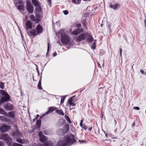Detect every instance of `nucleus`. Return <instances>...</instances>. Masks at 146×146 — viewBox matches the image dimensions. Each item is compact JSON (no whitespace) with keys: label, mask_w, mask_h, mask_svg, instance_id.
<instances>
[{"label":"nucleus","mask_w":146,"mask_h":146,"mask_svg":"<svg viewBox=\"0 0 146 146\" xmlns=\"http://www.w3.org/2000/svg\"><path fill=\"white\" fill-rule=\"evenodd\" d=\"M82 128L85 130L87 129H88L87 126L85 125H84L82 127Z\"/></svg>","instance_id":"a19ab883"},{"label":"nucleus","mask_w":146,"mask_h":146,"mask_svg":"<svg viewBox=\"0 0 146 146\" xmlns=\"http://www.w3.org/2000/svg\"><path fill=\"white\" fill-rule=\"evenodd\" d=\"M57 108H54L53 107H50L48 110V111L46 112L44 114L42 115L43 116H44L46 115H47L48 114H49V113L52 112H53L55 110H57Z\"/></svg>","instance_id":"4468645a"},{"label":"nucleus","mask_w":146,"mask_h":146,"mask_svg":"<svg viewBox=\"0 0 146 146\" xmlns=\"http://www.w3.org/2000/svg\"><path fill=\"white\" fill-rule=\"evenodd\" d=\"M75 97V96H72V97H71V98H72V99L73 98H74V97Z\"/></svg>","instance_id":"0e129e2a"},{"label":"nucleus","mask_w":146,"mask_h":146,"mask_svg":"<svg viewBox=\"0 0 146 146\" xmlns=\"http://www.w3.org/2000/svg\"><path fill=\"white\" fill-rule=\"evenodd\" d=\"M58 33L59 35L61 36L62 42L65 44H68L69 42L70 38L62 30H60Z\"/></svg>","instance_id":"7ed1b4c3"},{"label":"nucleus","mask_w":146,"mask_h":146,"mask_svg":"<svg viewBox=\"0 0 146 146\" xmlns=\"http://www.w3.org/2000/svg\"><path fill=\"white\" fill-rule=\"evenodd\" d=\"M96 42H94L93 43L92 45L91 46V48L93 49H94L96 48Z\"/></svg>","instance_id":"2f4dec72"},{"label":"nucleus","mask_w":146,"mask_h":146,"mask_svg":"<svg viewBox=\"0 0 146 146\" xmlns=\"http://www.w3.org/2000/svg\"><path fill=\"white\" fill-rule=\"evenodd\" d=\"M25 28L28 34V33L29 32V29H31L32 28V23L30 21H26Z\"/></svg>","instance_id":"6e6552de"},{"label":"nucleus","mask_w":146,"mask_h":146,"mask_svg":"<svg viewBox=\"0 0 146 146\" xmlns=\"http://www.w3.org/2000/svg\"><path fill=\"white\" fill-rule=\"evenodd\" d=\"M47 44H48V48H47V54L48 53V52L49 50V43L48 42V43Z\"/></svg>","instance_id":"79ce46f5"},{"label":"nucleus","mask_w":146,"mask_h":146,"mask_svg":"<svg viewBox=\"0 0 146 146\" xmlns=\"http://www.w3.org/2000/svg\"><path fill=\"white\" fill-rule=\"evenodd\" d=\"M2 139L6 141V143L9 145H11L12 143V139L9 137L8 134L7 133H5L2 136Z\"/></svg>","instance_id":"39448f33"},{"label":"nucleus","mask_w":146,"mask_h":146,"mask_svg":"<svg viewBox=\"0 0 146 146\" xmlns=\"http://www.w3.org/2000/svg\"><path fill=\"white\" fill-rule=\"evenodd\" d=\"M80 126L81 127H82V126H83V125H82V123H80Z\"/></svg>","instance_id":"bf43d9fd"},{"label":"nucleus","mask_w":146,"mask_h":146,"mask_svg":"<svg viewBox=\"0 0 146 146\" xmlns=\"http://www.w3.org/2000/svg\"><path fill=\"white\" fill-rule=\"evenodd\" d=\"M43 32V28L40 25H38L35 30H32L28 33V35L29 36H35L37 35L40 34Z\"/></svg>","instance_id":"f03ea898"},{"label":"nucleus","mask_w":146,"mask_h":146,"mask_svg":"<svg viewBox=\"0 0 146 146\" xmlns=\"http://www.w3.org/2000/svg\"><path fill=\"white\" fill-rule=\"evenodd\" d=\"M97 64H98V66H99V67H100V63L98 62H97Z\"/></svg>","instance_id":"5fc2aeb1"},{"label":"nucleus","mask_w":146,"mask_h":146,"mask_svg":"<svg viewBox=\"0 0 146 146\" xmlns=\"http://www.w3.org/2000/svg\"><path fill=\"white\" fill-rule=\"evenodd\" d=\"M37 146H43L42 144H39L37 145Z\"/></svg>","instance_id":"6e6d98bb"},{"label":"nucleus","mask_w":146,"mask_h":146,"mask_svg":"<svg viewBox=\"0 0 146 146\" xmlns=\"http://www.w3.org/2000/svg\"><path fill=\"white\" fill-rule=\"evenodd\" d=\"M72 101H73L72 99V98H70L68 100V102H69V104H70L72 102Z\"/></svg>","instance_id":"c9c22d12"},{"label":"nucleus","mask_w":146,"mask_h":146,"mask_svg":"<svg viewBox=\"0 0 146 146\" xmlns=\"http://www.w3.org/2000/svg\"><path fill=\"white\" fill-rule=\"evenodd\" d=\"M107 135H108V134H106V137H107Z\"/></svg>","instance_id":"338daca9"},{"label":"nucleus","mask_w":146,"mask_h":146,"mask_svg":"<svg viewBox=\"0 0 146 146\" xmlns=\"http://www.w3.org/2000/svg\"><path fill=\"white\" fill-rule=\"evenodd\" d=\"M92 129V127H91L89 129H88V130L89 131H90L91 129Z\"/></svg>","instance_id":"13d9d810"},{"label":"nucleus","mask_w":146,"mask_h":146,"mask_svg":"<svg viewBox=\"0 0 146 146\" xmlns=\"http://www.w3.org/2000/svg\"><path fill=\"white\" fill-rule=\"evenodd\" d=\"M63 12L64 13V14L65 15H67L68 13V11H67V10L64 11H63Z\"/></svg>","instance_id":"4c0bfd02"},{"label":"nucleus","mask_w":146,"mask_h":146,"mask_svg":"<svg viewBox=\"0 0 146 146\" xmlns=\"http://www.w3.org/2000/svg\"><path fill=\"white\" fill-rule=\"evenodd\" d=\"M9 117L11 118H14L15 117L14 113L13 111H11L9 113Z\"/></svg>","instance_id":"4be33fe9"},{"label":"nucleus","mask_w":146,"mask_h":146,"mask_svg":"<svg viewBox=\"0 0 146 146\" xmlns=\"http://www.w3.org/2000/svg\"><path fill=\"white\" fill-rule=\"evenodd\" d=\"M4 83L2 82H0V88L3 89L4 86Z\"/></svg>","instance_id":"473e14b6"},{"label":"nucleus","mask_w":146,"mask_h":146,"mask_svg":"<svg viewBox=\"0 0 146 146\" xmlns=\"http://www.w3.org/2000/svg\"><path fill=\"white\" fill-rule=\"evenodd\" d=\"M86 40L88 42H91L94 40H93V38L92 36L88 33H86Z\"/></svg>","instance_id":"9d476101"},{"label":"nucleus","mask_w":146,"mask_h":146,"mask_svg":"<svg viewBox=\"0 0 146 146\" xmlns=\"http://www.w3.org/2000/svg\"><path fill=\"white\" fill-rule=\"evenodd\" d=\"M133 109L135 110H139L140 109V108L138 107L135 106L133 107Z\"/></svg>","instance_id":"ea45409f"},{"label":"nucleus","mask_w":146,"mask_h":146,"mask_svg":"<svg viewBox=\"0 0 146 146\" xmlns=\"http://www.w3.org/2000/svg\"><path fill=\"white\" fill-rule=\"evenodd\" d=\"M83 31V29H76L72 32V34L74 35H77L80 33L82 32Z\"/></svg>","instance_id":"ddd939ff"},{"label":"nucleus","mask_w":146,"mask_h":146,"mask_svg":"<svg viewBox=\"0 0 146 146\" xmlns=\"http://www.w3.org/2000/svg\"><path fill=\"white\" fill-rule=\"evenodd\" d=\"M0 119L2 121H7V118L3 116H0Z\"/></svg>","instance_id":"c85d7f7f"},{"label":"nucleus","mask_w":146,"mask_h":146,"mask_svg":"<svg viewBox=\"0 0 146 146\" xmlns=\"http://www.w3.org/2000/svg\"><path fill=\"white\" fill-rule=\"evenodd\" d=\"M6 114L7 112L3 109L0 108V114L4 115Z\"/></svg>","instance_id":"5701e85b"},{"label":"nucleus","mask_w":146,"mask_h":146,"mask_svg":"<svg viewBox=\"0 0 146 146\" xmlns=\"http://www.w3.org/2000/svg\"><path fill=\"white\" fill-rule=\"evenodd\" d=\"M114 121H115V123H116V120L115 119L114 120Z\"/></svg>","instance_id":"774afa93"},{"label":"nucleus","mask_w":146,"mask_h":146,"mask_svg":"<svg viewBox=\"0 0 146 146\" xmlns=\"http://www.w3.org/2000/svg\"><path fill=\"white\" fill-rule=\"evenodd\" d=\"M120 56L121 57L122 56V53L120 52Z\"/></svg>","instance_id":"e2e57ef3"},{"label":"nucleus","mask_w":146,"mask_h":146,"mask_svg":"<svg viewBox=\"0 0 146 146\" xmlns=\"http://www.w3.org/2000/svg\"><path fill=\"white\" fill-rule=\"evenodd\" d=\"M77 27L78 29H80L79 28L81 27V25L79 23L77 25Z\"/></svg>","instance_id":"58836bf2"},{"label":"nucleus","mask_w":146,"mask_h":146,"mask_svg":"<svg viewBox=\"0 0 146 146\" xmlns=\"http://www.w3.org/2000/svg\"><path fill=\"white\" fill-rule=\"evenodd\" d=\"M16 141L18 143L22 144L24 143V140L21 139L17 138L16 139Z\"/></svg>","instance_id":"393cba45"},{"label":"nucleus","mask_w":146,"mask_h":146,"mask_svg":"<svg viewBox=\"0 0 146 146\" xmlns=\"http://www.w3.org/2000/svg\"><path fill=\"white\" fill-rule=\"evenodd\" d=\"M38 136L39 138H40V137L44 136V135H43L42 132L41 131H40L38 133Z\"/></svg>","instance_id":"7c9ffc66"},{"label":"nucleus","mask_w":146,"mask_h":146,"mask_svg":"<svg viewBox=\"0 0 146 146\" xmlns=\"http://www.w3.org/2000/svg\"><path fill=\"white\" fill-rule=\"evenodd\" d=\"M37 7H36V11L38 12H40L41 11V7H39L38 6Z\"/></svg>","instance_id":"72a5a7b5"},{"label":"nucleus","mask_w":146,"mask_h":146,"mask_svg":"<svg viewBox=\"0 0 146 146\" xmlns=\"http://www.w3.org/2000/svg\"><path fill=\"white\" fill-rule=\"evenodd\" d=\"M41 123V120H38L37 121L36 125L38 127H39L40 126Z\"/></svg>","instance_id":"bb28decb"},{"label":"nucleus","mask_w":146,"mask_h":146,"mask_svg":"<svg viewBox=\"0 0 146 146\" xmlns=\"http://www.w3.org/2000/svg\"><path fill=\"white\" fill-rule=\"evenodd\" d=\"M135 125V124L134 123H133L132 125V126L133 127V126H134Z\"/></svg>","instance_id":"052dcab7"},{"label":"nucleus","mask_w":146,"mask_h":146,"mask_svg":"<svg viewBox=\"0 0 146 146\" xmlns=\"http://www.w3.org/2000/svg\"><path fill=\"white\" fill-rule=\"evenodd\" d=\"M81 22L83 25H86V23L85 20H82Z\"/></svg>","instance_id":"e433bc0d"},{"label":"nucleus","mask_w":146,"mask_h":146,"mask_svg":"<svg viewBox=\"0 0 146 146\" xmlns=\"http://www.w3.org/2000/svg\"><path fill=\"white\" fill-rule=\"evenodd\" d=\"M65 99V98L64 97H62L61 99V103L62 104L63 103L64 100Z\"/></svg>","instance_id":"f704fd0d"},{"label":"nucleus","mask_w":146,"mask_h":146,"mask_svg":"<svg viewBox=\"0 0 146 146\" xmlns=\"http://www.w3.org/2000/svg\"><path fill=\"white\" fill-rule=\"evenodd\" d=\"M48 4L50 5V6H51V0H47Z\"/></svg>","instance_id":"a18cd8bd"},{"label":"nucleus","mask_w":146,"mask_h":146,"mask_svg":"<svg viewBox=\"0 0 146 146\" xmlns=\"http://www.w3.org/2000/svg\"><path fill=\"white\" fill-rule=\"evenodd\" d=\"M17 8L20 12L23 11L25 9V8L23 5H20L17 7Z\"/></svg>","instance_id":"f3484780"},{"label":"nucleus","mask_w":146,"mask_h":146,"mask_svg":"<svg viewBox=\"0 0 146 146\" xmlns=\"http://www.w3.org/2000/svg\"><path fill=\"white\" fill-rule=\"evenodd\" d=\"M32 1L33 5L35 6H38L39 5L38 1L36 0H32Z\"/></svg>","instance_id":"412c9836"},{"label":"nucleus","mask_w":146,"mask_h":146,"mask_svg":"<svg viewBox=\"0 0 146 146\" xmlns=\"http://www.w3.org/2000/svg\"><path fill=\"white\" fill-rule=\"evenodd\" d=\"M4 143L2 141H0V146H4Z\"/></svg>","instance_id":"37998d69"},{"label":"nucleus","mask_w":146,"mask_h":146,"mask_svg":"<svg viewBox=\"0 0 146 146\" xmlns=\"http://www.w3.org/2000/svg\"><path fill=\"white\" fill-rule=\"evenodd\" d=\"M86 33H82L76 38V40L78 41H81L86 38Z\"/></svg>","instance_id":"1a4fd4ad"},{"label":"nucleus","mask_w":146,"mask_h":146,"mask_svg":"<svg viewBox=\"0 0 146 146\" xmlns=\"http://www.w3.org/2000/svg\"><path fill=\"white\" fill-rule=\"evenodd\" d=\"M18 2L19 3H21V1H19Z\"/></svg>","instance_id":"680f3d73"},{"label":"nucleus","mask_w":146,"mask_h":146,"mask_svg":"<svg viewBox=\"0 0 146 146\" xmlns=\"http://www.w3.org/2000/svg\"><path fill=\"white\" fill-rule=\"evenodd\" d=\"M140 72L142 74H144V71L142 70H141L140 71ZM146 74V73H145V74Z\"/></svg>","instance_id":"49530a36"},{"label":"nucleus","mask_w":146,"mask_h":146,"mask_svg":"<svg viewBox=\"0 0 146 146\" xmlns=\"http://www.w3.org/2000/svg\"><path fill=\"white\" fill-rule=\"evenodd\" d=\"M52 143L51 141H49L44 143L43 145L44 146H52Z\"/></svg>","instance_id":"6ab92c4d"},{"label":"nucleus","mask_w":146,"mask_h":146,"mask_svg":"<svg viewBox=\"0 0 146 146\" xmlns=\"http://www.w3.org/2000/svg\"><path fill=\"white\" fill-rule=\"evenodd\" d=\"M74 135L71 134L70 135H66L63 140H61L57 144L56 146H65L68 144H72L76 141Z\"/></svg>","instance_id":"f257e3e1"},{"label":"nucleus","mask_w":146,"mask_h":146,"mask_svg":"<svg viewBox=\"0 0 146 146\" xmlns=\"http://www.w3.org/2000/svg\"><path fill=\"white\" fill-rule=\"evenodd\" d=\"M100 54H104L105 52L103 50H100Z\"/></svg>","instance_id":"c03bdc74"},{"label":"nucleus","mask_w":146,"mask_h":146,"mask_svg":"<svg viewBox=\"0 0 146 146\" xmlns=\"http://www.w3.org/2000/svg\"><path fill=\"white\" fill-rule=\"evenodd\" d=\"M65 118L69 123H71L70 118L67 115L65 116Z\"/></svg>","instance_id":"cd10ccee"},{"label":"nucleus","mask_w":146,"mask_h":146,"mask_svg":"<svg viewBox=\"0 0 146 146\" xmlns=\"http://www.w3.org/2000/svg\"><path fill=\"white\" fill-rule=\"evenodd\" d=\"M9 129V127L8 126L4 125L0 128V130L1 131L5 132L7 130Z\"/></svg>","instance_id":"2eb2a0df"},{"label":"nucleus","mask_w":146,"mask_h":146,"mask_svg":"<svg viewBox=\"0 0 146 146\" xmlns=\"http://www.w3.org/2000/svg\"><path fill=\"white\" fill-rule=\"evenodd\" d=\"M0 93L1 95L3 96L1 97L0 100V106H1L3 103L9 101L10 97L9 94L4 90H1Z\"/></svg>","instance_id":"20e7f679"},{"label":"nucleus","mask_w":146,"mask_h":146,"mask_svg":"<svg viewBox=\"0 0 146 146\" xmlns=\"http://www.w3.org/2000/svg\"><path fill=\"white\" fill-rule=\"evenodd\" d=\"M110 7L114 10H117L119 9L120 7V5L118 3H116L114 5H112L111 4L110 5Z\"/></svg>","instance_id":"f8f14e48"},{"label":"nucleus","mask_w":146,"mask_h":146,"mask_svg":"<svg viewBox=\"0 0 146 146\" xmlns=\"http://www.w3.org/2000/svg\"><path fill=\"white\" fill-rule=\"evenodd\" d=\"M12 135L14 137H19L21 135V134L19 132L18 130L13 131L12 134Z\"/></svg>","instance_id":"dca6fc26"},{"label":"nucleus","mask_w":146,"mask_h":146,"mask_svg":"<svg viewBox=\"0 0 146 146\" xmlns=\"http://www.w3.org/2000/svg\"><path fill=\"white\" fill-rule=\"evenodd\" d=\"M43 132H44V133L45 135H47V133H46V131L44 130V131Z\"/></svg>","instance_id":"8fccbe9b"},{"label":"nucleus","mask_w":146,"mask_h":146,"mask_svg":"<svg viewBox=\"0 0 146 146\" xmlns=\"http://www.w3.org/2000/svg\"><path fill=\"white\" fill-rule=\"evenodd\" d=\"M83 122V120H81V121H80V123L82 124Z\"/></svg>","instance_id":"4d7b16f0"},{"label":"nucleus","mask_w":146,"mask_h":146,"mask_svg":"<svg viewBox=\"0 0 146 146\" xmlns=\"http://www.w3.org/2000/svg\"><path fill=\"white\" fill-rule=\"evenodd\" d=\"M56 112L57 113H58L60 115H64V113L61 109L60 110H58L57 109L56 110Z\"/></svg>","instance_id":"aec40b11"},{"label":"nucleus","mask_w":146,"mask_h":146,"mask_svg":"<svg viewBox=\"0 0 146 146\" xmlns=\"http://www.w3.org/2000/svg\"><path fill=\"white\" fill-rule=\"evenodd\" d=\"M56 55V52H54L53 54V56H55Z\"/></svg>","instance_id":"3c124183"},{"label":"nucleus","mask_w":146,"mask_h":146,"mask_svg":"<svg viewBox=\"0 0 146 146\" xmlns=\"http://www.w3.org/2000/svg\"><path fill=\"white\" fill-rule=\"evenodd\" d=\"M67 130L68 131L69 130V128H68V127H67Z\"/></svg>","instance_id":"69168bd1"},{"label":"nucleus","mask_w":146,"mask_h":146,"mask_svg":"<svg viewBox=\"0 0 146 146\" xmlns=\"http://www.w3.org/2000/svg\"><path fill=\"white\" fill-rule=\"evenodd\" d=\"M13 146H23L22 144L17 143H14L12 144Z\"/></svg>","instance_id":"c756f323"},{"label":"nucleus","mask_w":146,"mask_h":146,"mask_svg":"<svg viewBox=\"0 0 146 146\" xmlns=\"http://www.w3.org/2000/svg\"><path fill=\"white\" fill-rule=\"evenodd\" d=\"M27 10L29 13H32L33 11V7L31 5L30 1H27Z\"/></svg>","instance_id":"0eeeda50"},{"label":"nucleus","mask_w":146,"mask_h":146,"mask_svg":"<svg viewBox=\"0 0 146 146\" xmlns=\"http://www.w3.org/2000/svg\"><path fill=\"white\" fill-rule=\"evenodd\" d=\"M70 104V105H72L73 106H74L76 105L75 104H74L73 103H72V102Z\"/></svg>","instance_id":"de8ad7c7"},{"label":"nucleus","mask_w":146,"mask_h":146,"mask_svg":"<svg viewBox=\"0 0 146 146\" xmlns=\"http://www.w3.org/2000/svg\"><path fill=\"white\" fill-rule=\"evenodd\" d=\"M41 81L40 80L38 83L37 88L38 89L40 90H41L42 89V87L41 86Z\"/></svg>","instance_id":"b1692460"},{"label":"nucleus","mask_w":146,"mask_h":146,"mask_svg":"<svg viewBox=\"0 0 146 146\" xmlns=\"http://www.w3.org/2000/svg\"><path fill=\"white\" fill-rule=\"evenodd\" d=\"M72 1L73 3L78 4H80L81 0H72Z\"/></svg>","instance_id":"a878e982"},{"label":"nucleus","mask_w":146,"mask_h":146,"mask_svg":"<svg viewBox=\"0 0 146 146\" xmlns=\"http://www.w3.org/2000/svg\"><path fill=\"white\" fill-rule=\"evenodd\" d=\"M40 16L38 15H36L35 17L33 15H31L30 16V19L31 21L35 23H38L40 21Z\"/></svg>","instance_id":"423d86ee"},{"label":"nucleus","mask_w":146,"mask_h":146,"mask_svg":"<svg viewBox=\"0 0 146 146\" xmlns=\"http://www.w3.org/2000/svg\"><path fill=\"white\" fill-rule=\"evenodd\" d=\"M81 142H82V143H86V141H84V140L82 141Z\"/></svg>","instance_id":"603ef678"},{"label":"nucleus","mask_w":146,"mask_h":146,"mask_svg":"<svg viewBox=\"0 0 146 146\" xmlns=\"http://www.w3.org/2000/svg\"><path fill=\"white\" fill-rule=\"evenodd\" d=\"M83 26H84V28L85 29H88L87 27L86 26V25H84Z\"/></svg>","instance_id":"09e8293b"},{"label":"nucleus","mask_w":146,"mask_h":146,"mask_svg":"<svg viewBox=\"0 0 146 146\" xmlns=\"http://www.w3.org/2000/svg\"><path fill=\"white\" fill-rule=\"evenodd\" d=\"M39 140L42 142L45 143L47 141V139L46 136L44 135L40 138Z\"/></svg>","instance_id":"a211bd4d"},{"label":"nucleus","mask_w":146,"mask_h":146,"mask_svg":"<svg viewBox=\"0 0 146 146\" xmlns=\"http://www.w3.org/2000/svg\"><path fill=\"white\" fill-rule=\"evenodd\" d=\"M4 108L6 110H12L13 109V105L9 103L5 105Z\"/></svg>","instance_id":"9b49d317"},{"label":"nucleus","mask_w":146,"mask_h":146,"mask_svg":"<svg viewBox=\"0 0 146 146\" xmlns=\"http://www.w3.org/2000/svg\"><path fill=\"white\" fill-rule=\"evenodd\" d=\"M120 52L121 53H122V48H120Z\"/></svg>","instance_id":"864d4df0"}]
</instances>
